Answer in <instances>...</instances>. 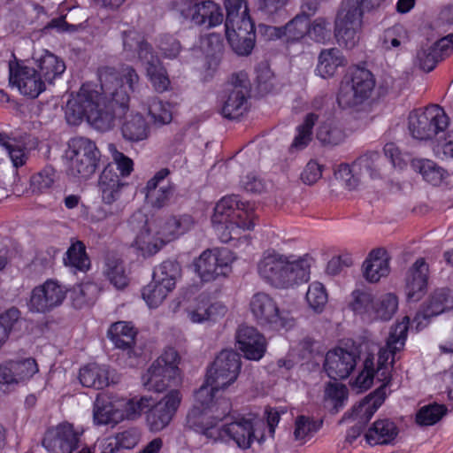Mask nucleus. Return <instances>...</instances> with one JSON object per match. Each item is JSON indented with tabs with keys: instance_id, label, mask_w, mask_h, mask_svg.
I'll return each instance as SVG.
<instances>
[{
	"instance_id": "29",
	"label": "nucleus",
	"mask_w": 453,
	"mask_h": 453,
	"mask_svg": "<svg viewBox=\"0 0 453 453\" xmlns=\"http://www.w3.org/2000/svg\"><path fill=\"white\" fill-rule=\"evenodd\" d=\"M390 257L387 250L377 249L372 250L363 263L364 278L370 283H376L387 277L390 272Z\"/></svg>"
},
{
	"instance_id": "12",
	"label": "nucleus",
	"mask_w": 453,
	"mask_h": 453,
	"mask_svg": "<svg viewBox=\"0 0 453 453\" xmlns=\"http://www.w3.org/2000/svg\"><path fill=\"white\" fill-rule=\"evenodd\" d=\"M234 260V253L226 248H222L203 251L194 265L201 280L211 281L219 276H226Z\"/></svg>"
},
{
	"instance_id": "28",
	"label": "nucleus",
	"mask_w": 453,
	"mask_h": 453,
	"mask_svg": "<svg viewBox=\"0 0 453 453\" xmlns=\"http://www.w3.org/2000/svg\"><path fill=\"white\" fill-rule=\"evenodd\" d=\"M127 185L125 181L121 180L111 165L105 166L97 181L98 194L103 203L113 204L119 199L122 190Z\"/></svg>"
},
{
	"instance_id": "32",
	"label": "nucleus",
	"mask_w": 453,
	"mask_h": 453,
	"mask_svg": "<svg viewBox=\"0 0 453 453\" xmlns=\"http://www.w3.org/2000/svg\"><path fill=\"white\" fill-rule=\"evenodd\" d=\"M259 424L253 425L250 420L245 418H237L228 421L227 426V441L233 440L240 448L248 449L256 436V426Z\"/></svg>"
},
{
	"instance_id": "19",
	"label": "nucleus",
	"mask_w": 453,
	"mask_h": 453,
	"mask_svg": "<svg viewBox=\"0 0 453 453\" xmlns=\"http://www.w3.org/2000/svg\"><path fill=\"white\" fill-rule=\"evenodd\" d=\"M142 223L137 232L132 246L143 257H149L158 252L163 247V242L156 233L154 221L145 219L142 213L134 214L131 219V225L135 227L134 222Z\"/></svg>"
},
{
	"instance_id": "39",
	"label": "nucleus",
	"mask_w": 453,
	"mask_h": 453,
	"mask_svg": "<svg viewBox=\"0 0 453 453\" xmlns=\"http://www.w3.org/2000/svg\"><path fill=\"white\" fill-rule=\"evenodd\" d=\"M346 64L340 50L336 48L323 50L319 56L316 73L326 79L334 75L337 69Z\"/></svg>"
},
{
	"instance_id": "5",
	"label": "nucleus",
	"mask_w": 453,
	"mask_h": 453,
	"mask_svg": "<svg viewBox=\"0 0 453 453\" xmlns=\"http://www.w3.org/2000/svg\"><path fill=\"white\" fill-rule=\"evenodd\" d=\"M213 227L222 242L241 240L254 227V214L237 196L220 199L211 217Z\"/></svg>"
},
{
	"instance_id": "56",
	"label": "nucleus",
	"mask_w": 453,
	"mask_h": 453,
	"mask_svg": "<svg viewBox=\"0 0 453 453\" xmlns=\"http://www.w3.org/2000/svg\"><path fill=\"white\" fill-rule=\"evenodd\" d=\"M247 96L248 94L242 92L228 91V95L223 102V113H233L234 111L242 113L251 111V103Z\"/></svg>"
},
{
	"instance_id": "40",
	"label": "nucleus",
	"mask_w": 453,
	"mask_h": 453,
	"mask_svg": "<svg viewBox=\"0 0 453 453\" xmlns=\"http://www.w3.org/2000/svg\"><path fill=\"white\" fill-rule=\"evenodd\" d=\"M44 81L51 82L61 76L65 70V63L48 50L34 58Z\"/></svg>"
},
{
	"instance_id": "1",
	"label": "nucleus",
	"mask_w": 453,
	"mask_h": 453,
	"mask_svg": "<svg viewBox=\"0 0 453 453\" xmlns=\"http://www.w3.org/2000/svg\"><path fill=\"white\" fill-rule=\"evenodd\" d=\"M102 93L83 85L66 102V113H116L129 108V93L134 91L139 77L131 66L119 70L104 66L98 70Z\"/></svg>"
},
{
	"instance_id": "8",
	"label": "nucleus",
	"mask_w": 453,
	"mask_h": 453,
	"mask_svg": "<svg viewBox=\"0 0 453 453\" xmlns=\"http://www.w3.org/2000/svg\"><path fill=\"white\" fill-rule=\"evenodd\" d=\"M100 151L95 142L85 137H75L68 142L65 150L67 173L78 180H88L96 172Z\"/></svg>"
},
{
	"instance_id": "14",
	"label": "nucleus",
	"mask_w": 453,
	"mask_h": 453,
	"mask_svg": "<svg viewBox=\"0 0 453 453\" xmlns=\"http://www.w3.org/2000/svg\"><path fill=\"white\" fill-rule=\"evenodd\" d=\"M380 156L378 152H370L357 158L352 165L342 164L335 171V177L342 180L346 187L353 189L365 175L371 178L379 176Z\"/></svg>"
},
{
	"instance_id": "51",
	"label": "nucleus",
	"mask_w": 453,
	"mask_h": 453,
	"mask_svg": "<svg viewBox=\"0 0 453 453\" xmlns=\"http://www.w3.org/2000/svg\"><path fill=\"white\" fill-rule=\"evenodd\" d=\"M409 41L407 30L402 25H395L385 30L380 39L382 50H395L405 45Z\"/></svg>"
},
{
	"instance_id": "11",
	"label": "nucleus",
	"mask_w": 453,
	"mask_h": 453,
	"mask_svg": "<svg viewBox=\"0 0 453 453\" xmlns=\"http://www.w3.org/2000/svg\"><path fill=\"white\" fill-rule=\"evenodd\" d=\"M374 87L372 73L365 68H357L352 72L350 81L342 84L338 104L343 110L358 106L370 97Z\"/></svg>"
},
{
	"instance_id": "44",
	"label": "nucleus",
	"mask_w": 453,
	"mask_h": 453,
	"mask_svg": "<svg viewBox=\"0 0 453 453\" xmlns=\"http://www.w3.org/2000/svg\"><path fill=\"white\" fill-rule=\"evenodd\" d=\"M123 49L127 57H133L136 53L141 62L154 54L150 45L134 30L123 33Z\"/></svg>"
},
{
	"instance_id": "42",
	"label": "nucleus",
	"mask_w": 453,
	"mask_h": 453,
	"mask_svg": "<svg viewBox=\"0 0 453 453\" xmlns=\"http://www.w3.org/2000/svg\"><path fill=\"white\" fill-rule=\"evenodd\" d=\"M146 68L147 76L157 92H164L169 88L170 80L166 70L160 64L155 54H150L147 59L141 62Z\"/></svg>"
},
{
	"instance_id": "30",
	"label": "nucleus",
	"mask_w": 453,
	"mask_h": 453,
	"mask_svg": "<svg viewBox=\"0 0 453 453\" xmlns=\"http://www.w3.org/2000/svg\"><path fill=\"white\" fill-rule=\"evenodd\" d=\"M156 233L163 242V246L182 235L194 226V219L189 215L172 217L164 221H154Z\"/></svg>"
},
{
	"instance_id": "4",
	"label": "nucleus",
	"mask_w": 453,
	"mask_h": 453,
	"mask_svg": "<svg viewBox=\"0 0 453 453\" xmlns=\"http://www.w3.org/2000/svg\"><path fill=\"white\" fill-rule=\"evenodd\" d=\"M231 403L226 398L206 400L204 403L195 399V404L188 412L186 426L212 441H227L228 421Z\"/></svg>"
},
{
	"instance_id": "9",
	"label": "nucleus",
	"mask_w": 453,
	"mask_h": 453,
	"mask_svg": "<svg viewBox=\"0 0 453 453\" xmlns=\"http://www.w3.org/2000/svg\"><path fill=\"white\" fill-rule=\"evenodd\" d=\"M250 311L256 321L273 329H290L295 324L291 312L280 309L277 302L267 293L257 292L250 301Z\"/></svg>"
},
{
	"instance_id": "50",
	"label": "nucleus",
	"mask_w": 453,
	"mask_h": 453,
	"mask_svg": "<svg viewBox=\"0 0 453 453\" xmlns=\"http://www.w3.org/2000/svg\"><path fill=\"white\" fill-rule=\"evenodd\" d=\"M64 264L75 271L86 272L89 269L90 261L81 242H73L68 248L64 257Z\"/></svg>"
},
{
	"instance_id": "43",
	"label": "nucleus",
	"mask_w": 453,
	"mask_h": 453,
	"mask_svg": "<svg viewBox=\"0 0 453 453\" xmlns=\"http://www.w3.org/2000/svg\"><path fill=\"white\" fill-rule=\"evenodd\" d=\"M398 309V298L393 293H386L379 297H374L369 321L383 320L392 319Z\"/></svg>"
},
{
	"instance_id": "27",
	"label": "nucleus",
	"mask_w": 453,
	"mask_h": 453,
	"mask_svg": "<svg viewBox=\"0 0 453 453\" xmlns=\"http://www.w3.org/2000/svg\"><path fill=\"white\" fill-rule=\"evenodd\" d=\"M38 371V365L32 357L1 364L0 384L18 385L23 383L30 380Z\"/></svg>"
},
{
	"instance_id": "17",
	"label": "nucleus",
	"mask_w": 453,
	"mask_h": 453,
	"mask_svg": "<svg viewBox=\"0 0 453 453\" xmlns=\"http://www.w3.org/2000/svg\"><path fill=\"white\" fill-rule=\"evenodd\" d=\"M449 115H410L408 129L417 140L427 141L438 137L449 127Z\"/></svg>"
},
{
	"instance_id": "36",
	"label": "nucleus",
	"mask_w": 453,
	"mask_h": 453,
	"mask_svg": "<svg viewBox=\"0 0 453 453\" xmlns=\"http://www.w3.org/2000/svg\"><path fill=\"white\" fill-rule=\"evenodd\" d=\"M374 303V296L365 288H357L351 291L347 299V308L360 317L363 320L369 321Z\"/></svg>"
},
{
	"instance_id": "49",
	"label": "nucleus",
	"mask_w": 453,
	"mask_h": 453,
	"mask_svg": "<svg viewBox=\"0 0 453 453\" xmlns=\"http://www.w3.org/2000/svg\"><path fill=\"white\" fill-rule=\"evenodd\" d=\"M180 274V267L178 263L165 261L154 270L152 280L173 291Z\"/></svg>"
},
{
	"instance_id": "38",
	"label": "nucleus",
	"mask_w": 453,
	"mask_h": 453,
	"mask_svg": "<svg viewBox=\"0 0 453 453\" xmlns=\"http://www.w3.org/2000/svg\"><path fill=\"white\" fill-rule=\"evenodd\" d=\"M79 379L84 387L102 389L110 384L109 369L105 365L89 364L80 370Z\"/></svg>"
},
{
	"instance_id": "20",
	"label": "nucleus",
	"mask_w": 453,
	"mask_h": 453,
	"mask_svg": "<svg viewBox=\"0 0 453 453\" xmlns=\"http://www.w3.org/2000/svg\"><path fill=\"white\" fill-rule=\"evenodd\" d=\"M0 147L12 166L18 169L27 164L31 151L37 147V140L30 136L13 137L0 132Z\"/></svg>"
},
{
	"instance_id": "57",
	"label": "nucleus",
	"mask_w": 453,
	"mask_h": 453,
	"mask_svg": "<svg viewBox=\"0 0 453 453\" xmlns=\"http://www.w3.org/2000/svg\"><path fill=\"white\" fill-rule=\"evenodd\" d=\"M316 42L326 43L331 38V22L329 19L319 17L309 23L308 35Z\"/></svg>"
},
{
	"instance_id": "62",
	"label": "nucleus",
	"mask_w": 453,
	"mask_h": 453,
	"mask_svg": "<svg viewBox=\"0 0 453 453\" xmlns=\"http://www.w3.org/2000/svg\"><path fill=\"white\" fill-rule=\"evenodd\" d=\"M318 429L319 426L312 419L305 416H299L295 422V439L305 441L312 437Z\"/></svg>"
},
{
	"instance_id": "21",
	"label": "nucleus",
	"mask_w": 453,
	"mask_h": 453,
	"mask_svg": "<svg viewBox=\"0 0 453 453\" xmlns=\"http://www.w3.org/2000/svg\"><path fill=\"white\" fill-rule=\"evenodd\" d=\"M241 24L226 26V35L233 50L240 56H248L255 45L254 24L250 16L244 14Z\"/></svg>"
},
{
	"instance_id": "52",
	"label": "nucleus",
	"mask_w": 453,
	"mask_h": 453,
	"mask_svg": "<svg viewBox=\"0 0 453 453\" xmlns=\"http://www.w3.org/2000/svg\"><path fill=\"white\" fill-rule=\"evenodd\" d=\"M306 303L315 313H321L328 302L326 287L319 281H313L308 286L305 295Z\"/></svg>"
},
{
	"instance_id": "22",
	"label": "nucleus",
	"mask_w": 453,
	"mask_h": 453,
	"mask_svg": "<svg viewBox=\"0 0 453 453\" xmlns=\"http://www.w3.org/2000/svg\"><path fill=\"white\" fill-rule=\"evenodd\" d=\"M429 267L426 260L418 258L406 272L404 293L410 302L419 301L426 293Z\"/></svg>"
},
{
	"instance_id": "47",
	"label": "nucleus",
	"mask_w": 453,
	"mask_h": 453,
	"mask_svg": "<svg viewBox=\"0 0 453 453\" xmlns=\"http://www.w3.org/2000/svg\"><path fill=\"white\" fill-rule=\"evenodd\" d=\"M411 166L414 171L422 175L426 181L434 186L439 185L447 174L443 168L430 159H413L411 161Z\"/></svg>"
},
{
	"instance_id": "6",
	"label": "nucleus",
	"mask_w": 453,
	"mask_h": 453,
	"mask_svg": "<svg viewBox=\"0 0 453 453\" xmlns=\"http://www.w3.org/2000/svg\"><path fill=\"white\" fill-rule=\"evenodd\" d=\"M241 370V357L234 350H222L207 371L205 383L195 393L201 403L216 399L215 394L233 384Z\"/></svg>"
},
{
	"instance_id": "26",
	"label": "nucleus",
	"mask_w": 453,
	"mask_h": 453,
	"mask_svg": "<svg viewBox=\"0 0 453 453\" xmlns=\"http://www.w3.org/2000/svg\"><path fill=\"white\" fill-rule=\"evenodd\" d=\"M357 365L354 352L342 348L329 350L325 358L324 369L333 380H342L349 376Z\"/></svg>"
},
{
	"instance_id": "64",
	"label": "nucleus",
	"mask_w": 453,
	"mask_h": 453,
	"mask_svg": "<svg viewBox=\"0 0 453 453\" xmlns=\"http://www.w3.org/2000/svg\"><path fill=\"white\" fill-rule=\"evenodd\" d=\"M440 60L433 46L423 47L417 52L416 62L426 72L432 71Z\"/></svg>"
},
{
	"instance_id": "54",
	"label": "nucleus",
	"mask_w": 453,
	"mask_h": 453,
	"mask_svg": "<svg viewBox=\"0 0 453 453\" xmlns=\"http://www.w3.org/2000/svg\"><path fill=\"white\" fill-rule=\"evenodd\" d=\"M172 290L151 280L142 291V299L150 309L157 308L163 303Z\"/></svg>"
},
{
	"instance_id": "3",
	"label": "nucleus",
	"mask_w": 453,
	"mask_h": 453,
	"mask_svg": "<svg viewBox=\"0 0 453 453\" xmlns=\"http://www.w3.org/2000/svg\"><path fill=\"white\" fill-rule=\"evenodd\" d=\"M313 258L304 255L296 260L274 250L263 253L257 263L259 276L271 286L285 289L310 279Z\"/></svg>"
},
{
	"instance_id": "31",
	"label": "nucleus",
	"mask_w": 453,
	"mask_h": 453,
	"mask_svg": "<svg viewBox=\"0 0 453 453\" xmlns=\"http://www.w3.org/2000/svg\"><path fill=\"white\" fill-rule=\"evenodd\" d=\"M399 434L395 423L388 418L377 419L366 430L365 441L371 446L392 444Z\"/></svg>"
},
{
	"instance_id": "18",
	"label": "nucleus",
	"mask_w": 453,
	"mask_h": 453,
	"mask_svg": "<svg viewBox=\"0 0 453 453\" xmlns=\"http://www.w3.org/2000/svg\"><path fill=\"white\" fill-rule=\"evenodd\" d=\"M9 69L10 83L22 95L35 98L45 90V81L35 68L11 63Z\"/></svg>"
},
{
	"instance_id": "46",
	"label": "nucleus",
	"mask_w": 453,
	"mask_h": 453,
	"mask_svg": "<svg viewBox=\"0 0 453 453\" xmlns=\"http://www.w3.org/2000/svg\"><path fill=\"white\" fill-rule=\"evenodd\" d=\"M383 388H380L373 394L366 396L357 405L352 409L351 416L360 420H369L376 411L382 405L385 400L382 393Z\"/></svg>"
},
{
	"instance_id": "25",
	"label": "nucleus",
	"mask_w": 453,
	"mask_h": 453,
	"mask_svg": "<svg viewBox=\"0 0 453 453\" xmlns=\"http://www.w3.org/2000/svg\"><path fill=\"white\" fill-rule=\"evenodd\" d=\"M236 346L250 360H260L266 350L265 338L253 326H241L236 334Z\"/></svg>"
},
{
	"instance_id": "37",
	"label": "nucleus",
	"mask_w": 453,
	"mask_h": 453,
	"mask_svg": "<svg viewBox=\"0 0 453 453\" xmlns=\"http://www.w3.org/2000/svg\"><path fill=\"white\" fill-rule=\"evenodd\" d=\"M137 330L127 321H118L110 326L107 332L108 338L118 349H130L135 343Z\"/></svg>"
},
{
	"instance_id": "58",
	"label": "nucleus",
	"mask_w": 453,
	"mask_h": 453,
	"mask_svg": "<svg viewBox=\"0 0 453 453\" xmlns=\"http://www.w3.org/2000/svg\"><path fill=\"white\" fill-rule=\"evenodd\" d=\"M445 413L446 408L443 405H425L416 414V422L420 426H432L437 423Z\"/></svg>"
},
{
	"instance_id": "53",
	"label": "nucleus",
	"mask_w": 453,
	"mask_h": 453,
	"mask_svg": "<svg viewBox=\"0 0 453 453\" xmlns=\"http://www.w3.org/2000/svg\"><path fill=\"white\" fill-rule=\"evenodd\" d=\"M104 273L111 284L117 288H124L128 284V277L125 273L122 262L117 258H107Z\"/></svg>"
},
{
	"instance_id": "61",
	"label": "nucleus",
	"mask_w": 453,
	"mask_h": 453,
	"mask_svg": "<svg viewBox=\"0 0 453 453\" xmlns=\"http://www.w3.org/2000/svg\"><path fill=\"white\" fill-rule=\"evenodd\" d=\"M55 181V172L51 168H44L34 174L30 180V188L33 193L42 194L51 188Z\"/></svg>"
},
{
	"instance_id": "35",
	"label": "nucleus",
	"mask_w": 453,
	"mask_h": 453,
	"mask_svg": "<svg viewBox=\"0 0 453 453\" xmlns=\"http://www.w3.org/2000/svg\"><path fill=\"white\" fill-rule=\"evenodd\" d=\"M117 408V399L106 395H98L94 403L93 420L96 425L117 424L121 421V415Z\"/></svg>"
},
{
	"instance_id": "33",
	"label": "nucleus",
	"mask_w": 453,
	"mask_h": 453,
	"mask_svg": "<svg viewBox=\"0 0 453 453\" xmlns=\"http://www.w3.org/2000/svg\"><path fill=\"white\" fill-rule=\"evenodd\" d=\"M190 12L191 19L196 25H204L208 27L221 24L224 18L219 5L210 0L194 4Z\"/></svg>"
},
{
	"instance_id": "13",
	"label": "nucleus",
	"mask_w": 453,
	"mask_h": 453,
	"mask_svg": "<svg viewBox=\"0 0 453 453\" xmlns=\"http://www.w3.org/2000/svg\"><path fill=\"white\" fill-rule=\"evenodd\" d=\"M182 400L179 389L169 390L157 403L146 410V425L150 431L157 433L167 427L175 416Z\"/></svg>"
},
{
	"instance_id": "16",
	"label": "nucleus",
	"mask_w": 453,
	"mask_h": 453,
	"mask_svg": "<svg viewBox=\"0 0 453 453\" xmlns=\"http://www.w3.org/2000/svg\"><path fill=\"white\" fill-rule=\"evenodd\" d=\"M66 288L49 280L32 290L28 308L33 312H47L59 306L66 297Z\"/></svg>"
},
{
	"instance_id": "15",
	"label": "nucleus",
	"mask_w": 453,
	"mask_h": 453,
	"mask_svg": "<svg viewBox=\"0 0 453 453\" xmlns=\"http://www.w3.org/2000/svg\"><path fill=\"white\" fill-rule=\"evenodd\" d=\"M81 435L73 424L63 422L46 431L42 446L47 453H73L79 448Z\"/></svg>"
},
{
	"instance_id": "2",
	"label": "nucleus",
	"mask_w": 453,
	"mask_h": 453,
	"mask_svg": "<svg viewBox=\"0 0 453 453\" xmlns=\"http://www.w3.org/2000/svg\"><path fill=\"white\" fill-rule=\"evenodd\" d=\"M409 324L410 319L405 316L391 327L386 346L379 352L377 363H374L373 356L365 358L363 370L352 383L353 388L365 391L372 387L374 380L382 382L383 388L389 383L395 355L405 345Z\"/></svg>"
},
{
	"instance_id": "24",
	"label": "nucleus",
	"mask_w": 453,
	"mask_h": 453,
	"mask_svg": "<svg viewBox=\"0 0 453 453\" xmlns=\"http://www.w3.org/2000/svg\"><path fill=\"white\" fill-rule=\"evenodd\" d=\"M451 309H453V291L447 288L434 289L428 296L422 311L413 320L416 323V328L420 330L426 326L421 319L426 320Z\"/></svg>"
},
{
	"instance_id": "48",
	"label": "nucleus",
	"mask_w": 453,
	"mask_h": 453,
	"mask_svg": "<svg viewBox=\"0 0 453 453\" xmlns=\"http://www.w3.org/2000/svg\"><path fill=\"white\" fill-rule=\"evenodd\" d=\"M151 398L142 396L132 399H117V408H119L121 421L124 419H135L141 413L150 406Z\"/></svg>"
},
{
	"instance_id": "10",
	"label": "nucleus",
	"mask_w": 453,
	"mask_h": 453,
	"mask_svg": "<svg viewBox=\"0 0 453 453\" xmlns=\"http://www.w3.org/2000/svg\"><path fill=\"white\" fill-rule=\"evenodd\" d=\"M178 364L177 351L173 348L166 349L142 375V385L150 391L162 392L170 382L180 380Z\"/></svg>"
},
{
	"instance_id": "60",
	"label": "nucleus",
	"mask_w": 453,
	"mask_h": 453,
	"mask_svg": "<svg viewBox=\"0 0 453 453\" xmlns=\"http://www.w3.org/2000/svg\"><path fill=\"white\" fill-rule=\"evenodd\" d=\"M226 10V19L225 27L229 25L234 27L241 24L240 20L244 14H249V9L244 0H224Z\"/></svg>"
},
{
	"instance_id": "41",
	"label": "nucleus",
	"mask_w": 453,
	"mask_h": 453,
	"mask_svg": "<svg viewBox=\"0 0 453 453\" xmlns=\"http://www.w3.org/2000/svg\"><path fill=\"white\" fill-rule=\"evenodd\" d=\"M309 23L306 15H296L284 27H269L267 31L276 37L284 35L288 41H297L308 35Z\"/></svg>"
},
{
	"instance_id": "59",
	"label": "nucleus",
	"mask_w": 453,
	"mask_h": 453,
	"mask_svg": "<svg viewBox=\"0 0 453 453\" xmlns=\"http://www.w3.org/2000/svg\"><path fill=\"white\" fill-rule=\"evenodd\" d=\"M348 398L346 386L340 383H329L325 389V400L335 412L342 408Z\"/></svg>"
},
{
	"instance_id": "34",
	"label": "nucleus",
	"mask_w": 453,
	"mask_h": 453,
	"mask_svg": "<svg viewBox=\"0 0 453 453\" xmlns=\"http://www.w3.org/2000/svg\"><path fill=\"white\" fill-rule=\"evenodd\" d=\"M146 115H120L121 133L124 139L130 142H140L149 135L150 127Z\"/></svg>"
},
{
	"instance_id": "45",
	"label": "nucleus",
	"mask_w": 453,
	"mask_h": 453,
	"mask_svg": "<svg viewBox=\"0 0 453 453\" xmlns=\"http://www.w3.org/2000/svg\"><path fill=\"white\" fill-rule=\"evenodd\" d=\"M98 286L92 281L77 284L70 289L69 297L73 307L81 309L93 304L98 296Z\"/></svg>"
},
{
	"instance_id": "63",
	"label": "nucleus",
	"mask_w": 453,
	"mask_h": 453,
	"mask_svg": "<svg viewBox=\"0 0 453 453\" xmlns=\"http://www.w3.org/2000/svg\"><path fill=\"white\" fill-rule=\"evenodd\" d=\"M141 438V433L138 429L132 428L116 434L112 439H110L109 446L113 443L117 449H131L134 448Z\"/></svg>"
},
{
	"instance_id": "23",
	"label": "nucleus",
	"mask_w": 453,
	"mask_h": 453,
	"mask_svg": "<svg viewBox=\"0 0 453 453\" xmlns=\"http://www.w3.org/2000/svg\"><path fill=\"white\" fill-rule=\"evenodd\" d=\"M169 173L168 169H161L146 184V202L154 208L165 206L173 196L174 186L167 178Z\"/></svg>"
},
{
	"instance_id": "55",
	"label": "nucleus",
	"mask_w": 453,
	"mask_h": 453,
	"mask_svg": "<svg viewBox=\"0 0 453 453\" xmlns=\"http://www.w3.org/2000/svg\"><path fill=\"white\" fill-rule=\"evenodd\" d=\"M256 88L262 96L274 90L275 78L267 63H260L256 68Z\"/></svg>"
},
{
	"instance_id": "7",
	"label": "nucleus",
	"mask_w": 453,
	"mask_h": 453,
	"mask_svg": "<svg viewBox=\"0 0 453 453\" xmlns=\"http://www.w3.org/2000/svg\"><path fill=\"white\" fill-rule=\"evenodd\" d=\"M319 124L317 138L325 144L336 145L343 141L344 132L336 125L332 115H307L303 122L296 127V134L289 146L290 153L303 150L312 138V127Z\"/></svg>"
}]
</instances>
